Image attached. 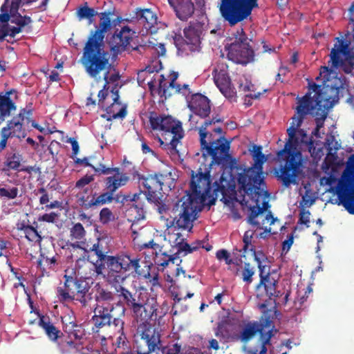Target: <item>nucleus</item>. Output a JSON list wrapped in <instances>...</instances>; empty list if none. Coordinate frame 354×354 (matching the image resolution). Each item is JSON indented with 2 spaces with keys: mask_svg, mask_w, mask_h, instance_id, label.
Instances as JSON below:
<instances>
[{
  "mask_svg": "<svg viewBox=\"0 0 354 354\" xmlns=\"http://www.w3.org/2000/svg\"><path fill=\"white\" fill-rule=\"evenodd\" d=\"M222 121L217 117L205 120L198 129L203 156H209L211 160L208 164V169L205 167L204 172L201 167L196 175L192 171L189 190L186 192V196L179 200L172 208L170 227L189 232L192 230L194 221L197 218L198 206L205 202L211 192L209 169L214 165L224 167L232 158L230 154L231 141L224 136L214 138L209 129L212 124Z\"/></svg>",
  "mask_w": 354,
  "mask_h": 354,
  "instance_id": "1",
  "label": "nucleus"
},
{
  "mask_svg": "<svg viewBox=\"0 0 354 354\" xmlns=\"http://www.w3.org/2000/svg\"><path fill=\"white\" fill-rule=\"evenodd\" d=\"M310 88L315 92L313 97L308 92L302 97H297L296 115L292 117L290 127L287 129L288 140L284 148L277 153L279 159L284 161V163L280 165L279 169L275 171V176L285 187L297 184L303 173L302 154L297 147L299 142H307V134L304 129L297 128L301 127L306 115L313 114V111L317 108L321 110L323 101L326 100L319 85L313 83Z\"/></svg>",
  "mask_w": 354,
  "mask_h": 354,
  "instance_id": "2",
  "label": "nucleus"
},
{
  "mask_svg": "<svg viewBox=\"0 0 354 354\" xmlns=\"http://www.w3.org/2000/svg\"><path fill=\"white\" fill-rule=\"evenodd\" d=\"M252 156L254 164L238 174L237 182L240 189L254 203L248 206L250 212L247 218L248 223L252 226L261 228V225L268 223L272 225L277 218L268 211L261 223L256 221L259 215L270 207L267 200L270 194L267 190L265 173L263 171V165L267 158L262 153V147L254 145Z\"/></svg>",
  "mask_w": 354,
  "mask_h": 354,
  "instance_id": "3",
  "label": "nucleus"
},
{
  "mask_svg": "<svg viewBox=\"0 0 354 354\" xmlns=\"http://www.w3.org/2000/svg\"><path fill=\"white\" fill-rule=\"evenodd\" d=\"M140 258L124 252L114 256L110 255L104 262L98 264L95 273L97 275L102 274L103 271L106 269L104 279L114 288L123 285L129 275V272L140 273Z\"/></svg>",
  "mask_w": 354,
  "mask_h": 354,
  "instance_id": "4",
  "label": "nucleus"
},
{
  "mask_svg": "<svg viewBox=\"0 0 354 354\" xmlns=\"http://www.w3.org/2000/svg\"><path fill=\"white\" fill-rule=\"evenodd\" d=\"M125 308L120 304H96L91 320L94 326L96 328L95 332L100 333L101 330L105 328H111L113 331L112 334H108L107 337H111L112 335L118 333V344L121 342L124 344L126 337L124 333V322L123 317L125 315Z\"/></svg>",
  "mask_w": 354,
  "mask_h": 354,
  "instance_id": "5",
  "label": "nucleus"
},
{
  "mask_svg": "<svg viewBox=\"0 0 354 354\" xmlns=\"http://www.w3.org/2000/svg\"><path fill=\"white\" fill-rule=\"evenodd\" d=\"M250 252L252 253L254 261L257 263L259 271L260 281L256 286L257 297L263 301L259 304V308L264 309L270 304V301L280 296V292L277 290L278 278H274L270 273V266L263 264L268 258L261 250L256 251L255 247L252 246Z\"/></svg>",
  "mask_w": 354,
  "mask_h": 354,
  "instance_id": "6",
  "label": "nucleus"
},
{
  "mask_svg": "<svg viewBox=\"0 0 354 354\" xmlns=\"http://www.w3.org/2000/svg\"><path fill=\"white\" fill-rule=\"evenodd\" d=\"M110 55L105 50L103 42L88 39L83 48L80 62L87 74L91 77H96L102 71L108 70Z\"/></svg>",
  "mask_w": 354,
  "mask_h": 354,
  "instance_id": "7",
  "label": "nucleus"
},
{
  "mask_svg": "<svg viewBox=\"0 0 354 354\" xmlns=\"http://www.w3.org/2000/svg\"><path fill=\"white\" fill-rule=\"evenodd\" d=\"M171 176V173L145 175L138 171L132 174L133 179L138 183L140 192L146 195L148 201L153 203L158 202L159 195L166 185L169 190L174 187L175 183Z\"/></svg>",
  "mask_w": 354,
  "mask_h": 354,
  "instance_id": "8",
  "label": "nucleus"
},
{
  "mask_svg": "<svg viewBox=\"0 0 354 354\" xmlns=\"http://www.w3.org/2000/svg\"><path fill=\"white\" fill-rule=\"evenodd\" d=\"M229 40L230 43L225 46L228 59L242 65L254 60V51L250 45L252 40L242 28L234 32Z\"/></svg>",
  "mask_w": 354,
  "mask_h": 354,
  "instance_id": "9",
  "label": "nucleus"
},
{
  "mask_svg": "<svg viewBox=\"0 0 354 354\" xmlns=\"http://www.w3.org/2000/svg\"><path fill=\"white\" fill-rule=\"evenodd\" d=\"M95 172L98 175L113 174L104 180L106 192L99 195L96 193V207L111 203L115 200L113 194L116 190L125 185L129 180L126 174L120 173V168L106 167L102 163H99L97 167L95 169Z\"/></svg>",
  "mask_w": 354,
  "mask_h": 354,
  "instance_id": "10",
  "label": "nucleus"
},
{
  "mask_svg": "<svg viewBox=\"0 0 354 354\" xmlns=\"http://www.w3.org/2000/svg\"><path fill=\"white\" fill-rule=\"evenodd\" d=\"M259 0H221L220 12L230 26L250 17L252 10L259 8Z\"/></svg>",
  "mask_w": 354,
  "mask_h": 354,
  "instance_id": "11",
  "label": "nucleus"
},
{
  "mask_svg": "<svg viewBox=\"0 0 354 354\" xmlns=\"http://www.w3.org/2000/svg\"><path fill=\"white\" fill-rule=\"evenodd\" d=\"M161 343V334L153 325L139 324L136 330V351L122 354H151Z\"/></svg>",
  "mask_w": 354,
  "mask_h": 354,
  "instance_id": "12",
  "label": "nucleus"
},
{
  "mask_svg": "<svg viewBox=\"0 0 354 354\" xmlns=\"http://www.w3.org/2000/svg\"><path fill=\"white\" fill-rule=\"evenodd\" d=\"M205 27V23L197 20L190 21L189 26L184 28V37H179L174 39L178 50L186 55L199 52Z\"/></svg>",
  "mask_w": 354,
  "mask_h": 354,
  "instance_id": "13",
  "label": "nucleus"
},
{
  "mask_svg": "<svg viewBox=\"0 0 354 354\" xmlns=\"http://www.w3.org/2000/svg\"><path fill=\"white\" fill-rule=\"evenodd\" d=\"M336 43L331 49L330 57L331 62L330 68L328 66H322V72H328L331 73L333 68L338 67L348 66V69L344 68L346 73L350 72L354 66V53L350 48L351 42L349 41L336 38Z\"/></svg>",
  "mask_w": 354,
  "mask_h": 354,
  "instance_id": "14",
  "label": "nucleus"
},
{
  "mask_svg": "<svg viewBox=\"0 0 354 354\" xmlns=\"http://www.w3.org/2000/svg\"><path fill=\"white\" fill-rule=\"evenodd\" d=\"M272 322L270 318H266L263 323L258 322L248 323L243 328L241 333V339L243 342H247L251 339L257 333L261 335L260 349L249 351L248 354H266L267 352L266 345L270 344L272 336Z\"/></svg>",
  "mask_w": 354,
  "mask_h": 354,
  "instance_id": "15",
  "label": "nucleus"
},
{
  "mask_svg": "<svg viewBox=\"0 0 354 354\" xmlns=\"http://www.w3.org/2000/svg\"><path fill=\"white\" fill-rule=\"evenodd\" d=\"M149 123L153 130L162 132L164 137H170L184 134L182 123L175 120L171 115L158 114L155 111L149 113Z\"/></svg>",
  "mask_w": 354,
  "mask_h": 354,
  "instance_id": "16",
  "label": "nucleus"
},
{
  "mask_svg": "<svg viewBox=\"0 0 354 354\" xmlns=\"http://www.w3.org/2000/svg\"><path fill=\"white\" fill-rule=\"evenodd\" d=\"M337 194L339 202L351 214H354V168L346 169L342 174Z\"/></svg>",
  "mask_w": 354,
  "mask_h": 354,
  "instance_id": "17",
  "label": "nucleus"
},
{
  "mask_svg": "<svg viewBox=\"0 0 354 354\" xmlns=\"http://www.w3.org/2000/svg\"><path fill=\"white\" fill-rule=\"evenodd\" d=\"M65 272L64 285L58 286L56 289L57 297L61 302L74 301V292L79 279L75 272L72 271L71 273L68 274L66 270Z\"/></svg>",
  "mask_w": 354,
  "mask_h": 354,
  "instance_id": "18",
  "label": "nucleus"
},
{
  "mask_svg": "<svg viewBox=\"0 0 354 354\" xmlns=\"http://www.w3.org/2000/svg\"><path fill=\"white\" fill-rule=\"evenodd\" d=\"M157 305L149 304L144 299L131 310L134 319L140 324H151L149 321H156L158 319Z\"/></svg>",
  "mask_w": 354,
  "mask_h": 354,
  "instance_id": "19",
  "label": "nucleus"
},
{
  "mask_svg": "<svg viewBox=\"0 0 354 354\" xmlns=\"http://www.w3.org/2000/svg\"><path fill=\"white\" fill-rule=\"evenodd\" d=\"M111 93L113 102L111 106L106 109V114L102 115V117L107 121L118 118L123 119L127 114V105L122 104L121 102L119 101L120 96L117 85L111 89Z\"/></svg>",
  "mask_w": 354,
  "mask_h": 354,
  "instance_id": "20",
  "label": "nucleus"
},
{
  "mask_svg": "<svg viewBox=\"0 0 354 354\" xmlns=\"http://www.w3.org/2000/svg\"><path fill=\"white\" fill-rule=\"evenodd\" d=\"M132 39L131 30L127 26H124L121 30L113 34L111 39V50L115 54H120L129 50L130 41Z\"/></svg>",
  "mask_w": 354,
  "mask_h": 354,
  "instance_id": "21",
  "label": "nucleus"
},
{
  "mask_svg": "<svg viewBox=\"0 0 354 354\" xmlns=\"http://www.w3.org/2000/svg\"><path fill=\"white\" fill-rule=\"evenodd\" d=\"M32 115V109H21L19 114L8 122L6 127L9 128V130L12 131L15 137L24 138L27 133L23 127V122L25 120H29Z\"/></svg>",
  "mask_w": 354,
  "mask_h": 354,
  "instance_id": "22",
  "label": "nucleus"
},
{
  "mask_svg": "<svg viewBox=\"0 0 354 354\" xmlns=\"http://www.w3.org/2000/svg\"><path fill=\"white\" fill-rule=\"evenodd\" d=\"M210 101L205 95L196 93L192 95L188 106L193 113L202 118H207L211 111Z\"/></svg>",
  "mask_w": 354,
  "mask_h": 354,
  "instance_id": "23",
  "label": "nucleus"
},
{
  "mask_svg": "<svg viewBox=\"0 0 354 354\" xmlns=\"http://www.w3.org/2000/svg\"><path fill=\"white\" fill-rule=\"evenodd\" d=\"M140 248V249L151 248L154 250L155 255L153 257V262L158 267H162V269L167 266L169 263H175V257H174L173 255H169L165 252H163L162 247L154 243L153 240L142 244Z\"/></svg>",
  "mask_w": 354,
  "mask_h": 354,
  "instance_id": "24",
  "label": "nucleus"
},
{
  "mask_svg": "<svg viewBox=\"0 0 354 354\" xmlns=\"http://www.w3.org/2000/svg\"><path fill=\"white\" fill-rule=\"evenodd\" d=\"M174 10L176 17L182 21L187 20L194 12V6L192 0H168Z\"/></svg>",
  "mask_w": 354,
  "mask_h": 354,
  "instance_id": "25",
  "label": "nucleus"
},
{
  "mask_svg": "<svg viewBox=\"0 0 354 354\" xmlns=\"http://www.w3.org/2000/svg\"><path fill=\"white\" fill-rule=\"evenodd\" d=\"M114 289L118 294V296L122 298L124 302L130 310L142 302L145 299L144 297H146L141 292L136 291L134 293H132L127 288H124L123 285H120V286H117Z\"/></svg>",
  "mask_w": 354,
  "mask_h": 354,
  "instance_id": "26",
  "label": "nucleus"
},
{
  "mask_svg": "<svg viewBox=\"0 0 354 354\" xmlns=\"http://www.w3.org/2000/svg\"><path fill=\"white\" fill-rule=\"evenodd\" d=\"M110 12H103L98 13L100 16V21L98 28L91 32L88 39H93L94 41H98L103 42L104 38V33L106 32L111 27V21Z\"/></svg>",
  "mask_w": 354,
  "mask_h": 354,
  "instance_id": "27",
  "label": "nucleus"
},
{
  "mask_svg": "<svg viewBox=\"0 0 354 354\" xmlns=\"http://www.w3.org/2000/svg\"><path fill=\"white\" fill-rule=\"evenodd\" d=\"M178 77V72H172L170 75V82H167L164 75H160L159 80L158 94L165 98L169 97L174 95L171 90L177 88L180 89V84L176 82Z\"/></svg>",
  "mask_w": 354,
  "mask_h": 354,
  "instance_id": "28",
  "label": "nucleus"
},
{
  "mask_svg": "<svg viewBox=\"0 0 354 354\" xmlns=\"http://www.w3.org/2000/svg\"><path fill=\"white\" fill-rule=\"evenodd\" d=\"M179 136L164 137V140L159 139L160 147L173 158H180L181 156L177 147L180 143V140L184 137V134H180Z\"/></svg>",
  "mask_w": 354,
  "mask_h": 354,
  "instance_id": "29",
  "label": "nucleus"
},
{
  "mask_svg": "<svg viewBox=\"0 0 354 354\" xmlns=\"http://www.w3.org/2000/svg\"><path fill=\"white\" fill-rule=\"evenodd\" d=\"M77 285L74 292V301L80 302L82 306L86 307L91 300V294L88 292L91 287L87 281L80 277Z\"/></svg>",
  "mask_w": 354,
  "mask_h": 354,
  "instance_id": "30",
  "label": "nucleus"
},
{
  "mask_svg": "<svg viewBox=\"0 0 354 354\" xmlns=\"http://www.w3.org/2000/svg\"><path fill=\"white\" fill-rule=\"evenodd\" d=\"M63 330L71 339H80L84 335V329L81 324H77L71 317L62 318Z\"/></svg>",
  "mask_w": 354,
  "mask_h": 354,
  "instance_id": "31",
  "label": "nucleus"
},
{
  "mask_svg": "<svg viewBox=\"0 0 354 354\" xmlns=\"http://www.w3.org/2000/svg\"><path fill=\"white\" fill-rule=\"evenodd\" d=\"M228 181L223 176L220 177L218 181H215L214 183V191L213 194L215 198H213L212 201H214L216 198L221 197V201L227 203L230 199V192L232 190L230 187ZM214 203V202H211Z\"/></svg>",
  "mask_w": 354,
  "mask_h": 354,
  "instance_id": "32",
  "label": "nucleus"
},
{
  "mask_svg": "<svg viewBox=\"0 0 354 354\" xmlns=\"http://www.w3.org/2000/svg\"><path fill=\"white\" fill-rule=\"evenodd\" d=\"M12 91H8L4 95L0 93V124L10 116L12 111L17 109L15 103L10 99Z\"/></svg>",
  "mask_w": 354,
  "mask_h": 354,
  "instance_id": "33",
  "label": "nucleus"
},
{
  "mask_svg": "<svg viewBox=\"0 0 354 354\" xmlns=\"http://www.w3.org/2000/svg\"><path fill=\"white\" fill-rule=\"evenodd\" d=\"M227 68L228 66L226 64L218 63L212 72L214 83L218 88L231 84Z\"/></svg>",
  "mask_w": 354,
  "mask_h": 354,
  "instance_id": "34",
  "label": "nucleus"
},
{
  "mask_svg": "<svg viewBox=\"0 0 354 354\" xmlns=\"http://www.w3.org/2000/svg\"><path fill=\"white\" fill-rule=\"evenodd\" d=\"M96 192L88 187L85 188L82 192L77 194V202L84 209H89L96 207Z\"/></svg>",
  "mask_w": 354,
  "mask_h": 354,
  "instance_id": "35",
  "label": "nucleus"
},
{
  "mask_svg": "<svg viewBox=\"0 0 354 354\" xmlns=\"http://www.w3.org/2000/svg\"><path fill=\"white\" fill-rule=\"evenodd\" d=\"M39 326L44 330L48 337L53 342L57 341L62 335V333L50 322L49 317L39 315Z\"/></svg>",
  "mask_w": 354,
  "mask_h": 354,
  "instance_id": "36",
  "label": "nucleus"
},
{
  "mask_svg": "<svg viewBox=\"0 0 354 354\" xmlns=\"http://www.w3.org/2000/svg\"><path fill=\"white\" fill-rule=\"evenodd\" d=\"M136 17L146 29H150L156 24L157 17L150 9H140L136 12Z\"/></svg>",
  "mask_w": 354,
  "mask_h": 354,
  "instance_id": "37",
  "label": "nucleus"
},
{
  "mask_svg": "<svg viewBox=\"0 0 354 354\" xmlns=\"http://www.w3.org/2000/svg\"><path fill=\"white\" fill-rule=\"evenodd\" d=\"M95 299L96 304H111L115 299L113 293L97 283L95 286Z\"/></svg>",
  "mask_w": 354,
  "mask_h": 354,
  "instance_id": "38",
  "label": "nucleus"
},
{
  "mask_svg": "<svg viewBox=\"0 0 354 354\" xmlns=\"http://www.w3.org/2000/svg\"><path fill=\"white\" fill-rule=\"evenodd\" d=\"M201 243H193L189 245L187 241L183 243L179 242L178 246L176 248V252L173 254V257H175V260H178V259L185 257L188 254L192 253L194 251L197 250L201 246Z\"/></svg>",
  "mask_w": 354,
  "mask_h": 354,
  "instance_id": "39",
  "label": "nucleus"
},
{
  "mask_svg": "<svg viewBox=\"0 0 354 354\" xmlns=\"http://www.w3.org/2000/svg\"><path fill=\"white\" fill-rule=\"evenodd\" d=\"M131 209H133L138 213V216H135V219H136L137 221L136 222L134 221L130 227V230L132 233L131 236L133 241H135L138 236V230H140V228L138 227V221H139L140 220H143L145 218V216L143 207L140 206L139 204L133 205Z\"/></svg>",
  "mask_w": 354,
  "mask_h": 354,
  "instance_id": "40",
  "label": "nucleus"
},
{
  "mask_svg": "<svg viewBox=\"0 0 354 354\" xmlns=\"http://www.w3.org/2000/svg\"><path fill=\"white\" fill-rule=\"evenodd\" d=\"M77 13L80 19H87L90 24L94 21L93 17L98 15V12L94 8L87 6V3L80 7Z\"/></svg>",
  "mask_w": 354,
  "mask_h": 354,
  "instance_id": "41",
  "label": "nucleus"
},
{
  "mask_svg": "<svg viewBox=\"0 0 354 354\" xmlns=\"http://www.w3.org/2000/svg\"><path fill=\"white\" fill-rule=\"evenodd\" d=\"M21 155L17 153H12L11 156L6 158L4 162V165L6 169L3 170H18L21 165Z\"/></svg>",
  "mask_w": 354,
  "mask_h": 354,
  "instance_id": "42",
  "label": "nucleus"
},
{
  "mask_svg": "<svg viewBox=\"0 0 354 354\" xmlns=\"http://www.w3.org/2000/svg\"><path fill=\"white\" fill-rule=\"evenodd\" d=\"M86 230L80 223H75L70 228V236L71 240H82L84 239Z\"/></svg>",
  "mask_w": 354,
  "mask_h": 354,
  "instance_id": "43",
  "label": "nucleus"
},
{
  "mask_svg": "<svg viewBox=\"0 0 354 354\" xmlns=\"http://www.w3.org/2000/svg\"><path fill=\"white\" fill-rule=\"evenodd\" d=\"M12 18L10 19L11 23L16 24L21 28L30 24L32 22V19L29 16H22L20 13L10 14Z\"/></svg>",
  "mask_w": 354,
  "mask_h": 354,
  "instance_id": "44",
  "label": "nucleus"
},
{
  "mask_svg": "<svg viewBox=\"0 0 354 354\" xmlns=\"http://www.w3.org/2000/svg\"><path fill=\"white\" fill-rule=\"evenodd\" d=\"M91 252H93L94 254L97 257V261L93 263L95 271L98 264L101 262H104L110 255L106 254V253L103 251L102 248L100 247L99 243L93 244L92 248H91Z\"/></svg>",
  "mask_w": 354,
  "mask_h": 354,
  "instance_id": "45",
  "label": "nucleus"
},
{
  "mask_svg": "<svg viewBox=\"0 0 354 354\" xmlns=\"http://www.w3.org/2000/svg\"><path fill=\"white\" fill-rule=\"evenodd\" d=\"M255 271L254 267L250 263H245L241 272L242 279L244 282L250 284L252 282V277Z\"/></svg>",
  "mask_w": 354,
  "mask_h": 354,
  "instance_id": "46",
  "label": "nucleus"
},
{
  "mask_svg": "<svg viewBox=\"0 0 354 354\" xmlns=\"http://www.w3.org/2000/svg\"><path fill=\"white\" fill-rule=\"evenodd\" d=\"M25 237L31 242H41L42 238L36 228L33 226L27 227L25 229Z\"/></svg>",
  "mask_w": 354,
  "mask_h": 354,
  "instance_id": "47",
  "label": "nucleus"
},
{
  "mask_svg": "<svg viewBox=\"0 0 354 354\" xmlns=\"http://www.w3.org/2000/svg\"><path fill=\"white\" fill-rule=\"evenodd\" d=\"M254 234V231L251 230H247L244 233V235L243 236V246L241 250L243 253H247L248 251H250V248L252 246H254L252 243Z\"/></svg>",
  "mask_w": 354,
  "mask_h": 354,
  "instance_id": "48",
  "label": "nucleus"
},
{
  "mask_svg": "<svg viewBox=\"0 0 354 354\" xmlns=\"http://www.w3.org/2000/svg\"><path fill=\"white\" fill-rule=\"evenodd\" d=\"M0 135V151H2L6 147L8 140L10 138L15 137V136L12 135V131L6 126L1 129Z\"/></svg>",
  "mask_w": 354,
  "mask_h": 354,
  "instance_id": "49",
  "label": "nucleus"
},
{
  "mask_svg": "<svg viewBox=\"0 0 354 354\" xmlns=\"http://www.w3.org/2000/svg\"><path fill=\"white\" fill-rule=\"evenodd\" d=\"M19 193V189L16 187H13L10 189L5 187L0 188V197L6 198L8 199H15L17 198Z\"/></svg>",
  "mask_w": 354,
  "mask_h": 354,
  "instance_id": "50",
  "label": "nucleus"
},
{
  "mask_svg": "<svg viewBox=\"0 0 354 354\" xmlns=\"http://www.w3.org/2000/svg\"><path fill=\"white\" fill-rule=\"evenodd\" d=\"M59 259L60 257L59 254L44 259L46 268L53 271H55L58 268L59 264Z\"/></svg>",
  "mask_w": 354,
  "mask_h": 354,
  "instance_id": "51",
  "label": "nucleus"
},
{
  "mask_svg": "<svg viewBox=\"0 0 354 354\" xmlns=\"http://www.w3.org/2000/svg\"><path fill=\"white\" fill-rule=\"evenodd\" d=\"M148 47L151 48L155 50V52L157 54V56H164L166 53V48L165 47V45L161 43H156L153 41H148Z\"/></svg>",
  "mask_w": 354,
  "mask_h": 354,
  "instance_id": "52",
  "label": "nucleus"
},
{
  "mask_svg": "<svg viewBox=\"0 0 354 354\" xmlns=\"http://www.w3.org/2000/svg\"><path fill=\"white\" fill-rule=\"evenodd\" d=\"M145 279H147V283H149L151 286V289L156 287H160L161 285L159 281V274L158 273H153L151 274L148 272L145 275Z\"/></svg>",
  "mask_w": 354,
  "mask_h": 354,
  "instance_id": "53",
  "label": "nucleus"
},
{
  "mask_svg": "<svg viewBox=\"0 0 354 354\" xmlns=\"http://www.w3.org/2000/svg\"><path fill=\"white\" fill-rule=\"evenodd\" d=\"M113 218V213L108 207H104L100 212V220L102 223H108Z\"/></svg>",
  "mask_w": 354,
  "mask_h": 354,
  "instance_id": "54",
  "label": "nucleus"
},
{
  "mask_svg": "<svg viewBox=\"0 0 354 354\" xmlns=\"http://www.w3.org/2000/svg\"><path fill=\"white\" fill-rule=\"evenodd\" d=\"M58 218V214L55 212L46 213L41 215L38 218L39 221L53 223L56 221Z\"/></svg>",
  "mask_w": 354,
  "mask_h": 354,
  "instance_id": "55",
  "label": "nucleus"
},
{
  "mask_svg": "<svg viewBox=\"0 0 354 354\" xmlns=\"http://www.w3.org/2000/svg\"><path fill=\"white\" fill-rule=\"evenodd\" d=\"M220 91L227 98L233 99L236 97L234 88L231 87V84H227L224 87L218 88Z\"/></svg>",
  "mask_w": 354,
  "mask_h": 354,
  "instance_id": "56",
  "label": "nucleus"
},
{
  "mask_svg": "<svg viewBox=\"0 0 354 354\" xmlns=\"http://www.w3.org/2000/svg\"><path fill=\"white\" fill-rule=\"evenodd\" d=\"M94 180V177L92 175H85L79 179L76 183L75 187L77 188H82L84 186L88 185L90 183Z\"/></svg>",
  "mask_w": 354,
  "mask_h": 354,
  "instance_id": "57",
  "label": "nucleus"
},
{
  "mask_svg": "<svg viewBox=\"0 0 354 354\" xmlns=\"http://www.w3.org/2000/svg\"><path fill=\"white\" fill-rule=\"evenodd\" d=\"M177 90V88L171 90L172 93H174V95L177 93H181L183 95L187 97L191 94V91L189 87V85L186 84H184L183 85L180 84V89L179 91Z\"/></svg>",
  "mask_w": 354,
  "mask_h": 354,
  "instance_id": "58",
  "label": "nucleus"
},
{
  "mask_svg": "<svg viewBox=\"0 0 354 354\" xmlns=\"http://www.w3.org/2000/svg\"><path fill=\"white\" fill-rule=\"evenodd\" d=\"M66 142L71 144L73 151L71 157L73 158L74 156L78 153L80 150L78 142L74 138H69Z\"/></svg>",
  "mask_w": 354,
  "mask_h": 354,
  "instance_id": "59",
  "label": "nucleus"
},
{
  "mask_svg": "<svg viewBox=\"0 0 354 354\" xmlns=\"http://www.w3.org/2000/svg\"><path fill=\"white\" fill-rule=\"evenodd\" d=\"M22 30V28L20 27H10L8 24H6V32L8 33V36L10 37H15L16 35L20 33Z\"/></svg>",
  "mask_w": 354,
  "mask_h": 354,
  "instance_id": "60",
  "label": "nucleus"
},
{
  "mask_svg": "<svg viewBox=\"0 0 354 354\" xmlns=\"http://www.w3.org/2000/svg\"><path fill=\"white\" fill-rule=\"evenodd\" d=\"M174 239L173 241L171 240V237H169V241L172 242V243H173L172 246L174 248H176L177 246H178L179 242L183 243V242L186 241V239L180 232L174 234Z\"/></svg>",
  "mask_w": 354,
  "mask_h": 354,
  "instance_id": "61",
  "label": "nucleus"
},
{
  "mask_svg": "<svg viewBox=\"0 0 354 354\" xmlns=\"http://www.w3.org/2000/svg\"><path fill=\"white\" fill-rule=\"evenodd\" d=\"M310 212L302 210L299 214V223L307 225L310 222Z\"/></svg>",
  "mask_w": 354,
  "mask_h": 354,
  "instance_id": "62",
  "label": "nucleus"
},
{
  "mask_svg": "<svg viewBox=\"0 0 354 354\" xmlns=\"http://www.w3.org/2000/svg\"><path fill=\"white\" fill-rule=\"evenodd\" d=\"M254 85L252 84L250 82L245 81V83H240L239 85V91L243 93H245L248 91H252V87H253Z\"/></svg>",
  "mask_w": 354,
  "mask_h": 354,
  "instance_id": "63",
  "label": "nucleus"
},
{
  "mask_svg": "<svg viewBox=\"0 0 354 354\" xmlns=\"http://www.w3.org/2000/svg\"><path fill=\"white\" fill-rule=\"evenodd\" d=\"M21 4L23 5L22 0H12L10 7V14L19 12L18 10Z\"/></svg>",
  "mask_w": 354,
  "mask_h": 354,
  "instance_id": "64",
  "label": "nucleus"
}]
</instances>
